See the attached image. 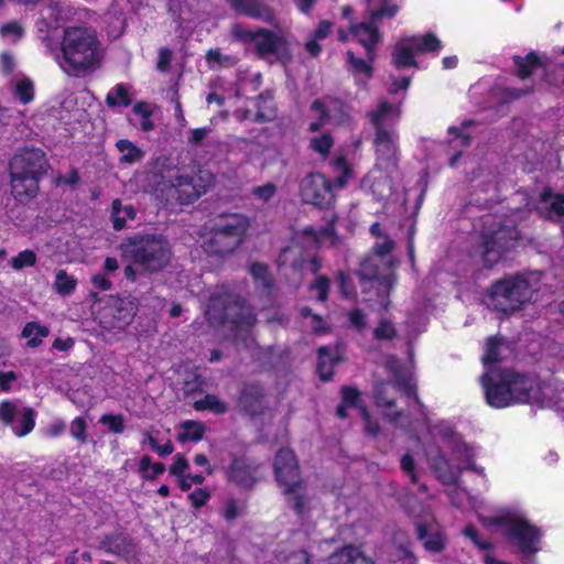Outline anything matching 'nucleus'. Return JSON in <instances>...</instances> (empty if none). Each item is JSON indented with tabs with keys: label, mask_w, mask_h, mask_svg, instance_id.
<instances>
[{
	"label": "nucleus",
	"mask_w": 564,
	"mask_h": 564,
	"mask_svg": "<svg viewBox=\"0 0 564 564\" xmlns=\"http://www.w3.org/2000/svg\"><path fill=\"white\" fill-rule=\"evenodd\" d=\"M388 252V240L383 239L381 243H376L373 253L366 258L358 272L364 291L370 290L384 291L388 288V282L381 272L387 268L386 254Z\"/></svg>",
	"instance_id": "nucleus-15"
},
{
	"label": "nucleus",
	"mask_w": 564,
	"mask_h": 564,
	"mask_svg": "<svg viewBox=\"0 0 564 564\" xmlns=\"http://www.w3.org/2000/svg\"><path fill=\"white\" fill-rule=\"evenodd\" d=\"M540 203L547 204L544 208H539L543 219L555 224L564 221V194L553 193L551 187H546L540 194Z\"/></svg>",
	"instance_id": "nucleus-20"
},
{
	"label": "nucleus",
	"mask_w": 564,
	"mask_h": 564,
	"mask_svg": "<svg viewBox=\"0 0 564 564\" xmlns=\"http://www.w3.org/2000/svg\"><path fill=\"white\" fill-rule=\"evenodd\" d=\"M273 467L288 503L297 514L303 516L308 509L310 497L301 479L294 453L289 448H281L275 455Z\"/></svg>",
	"instance_id": "nucleus-7"
},
{
	"label": "nucleus",
	"mask_w": 564,
	"mask_h": 564,
	"mask_svg": "<svg viewBox=\"0 0 564 564\" xmlns=\"http://www.w3.org/2000/svg\"><path fill=\"white\" fill-rule=\"evenodd\" d=\"M348 59L355 73L362 74L366 77L371 75V67L368 62L355 57L351 52H348Z\"/></svg>",
	"instance_id": "nucleus-60"
},
{
	"label": "nucleus",
	"mask_w": 564,
	"mask_h": 564,
	"mask_svg": "<svg viewBox=\"0 0 564 564\" xmlns=\"http://www.w3.org/2000/svg\"><path fill=\"white\" fill-rule=\"evenodd\" d=\"M370 120L376 129L375 142L378 147H386L388 142V132L386 129L388 120V104L382 101L378 109L370 113Z\"/></svg>",
	"instance_id": "nucleus-26"
},
{
	"label": "nucleus",
	"mask_w": 564,
	"mask_h": 564,
	"mask_svg": "<svg viewBox=\"0 0 564 564\" xmlns=\"http://www.w3.org/2000/svg\"><path fill=\"white\" fill-rule=\"evenodd\" d=\"M231 7L239 13L260 20L265 23H273V11L260 0H229Z\"/></svg>",
	"instance_id": "nucleus-24"
},
{
	"label": "nucleus",
	"mask_w": 564,
	"mask_h": 564,
	"mask_svg": "<svg viewBox=\"0 0 564 564\" xmlns=\"http://www.w3.org/2000/svg\"><path fill=\"white\" fill-rule=\"evenodd\" d=\"M116 148L120 152L119 161L123 164L141 162L145 156V152L128 139L118 140Z\"/></svg>",
	"instance_id": "nucleus-29"
},
{
	"label": "nucleus",
	"mask_w": 564,
	"mask_h": 564,
	"mask_svg": "<svg viewBox=\"0 0 564 564\" xmlns=\"http://www.w3.org/2000/svg\"><path fill=\"white\" fill-rule=\"evenodd\" d=\"M311 115L312 121L308 124L311 132H317L326 124H348L351 120L348 107L332 97L314 100L311 105Z\"/></svg>",
	"instance_id": "nucleus-14"
},
{
	"label": "nucleus",
	"mask_w": 564,
	"mask_h": 564,
	"mask_svg": "<svg viewBox=\"0 0 564 564\" xmlns=\"http://www.w3.org/2000/svg\"><path fill=\"white\" fill-rule=\"evenodd\" d=\"M415 534L423 547L429 553H442L447 546L446 534L436 530L430 533V524L423 520H415Z\"/></svg>",
	"instance_id": "nucleus-22"
},
{
	"label": "nucleus",
	"mask_w": 564,
	"mask_h": 564,
	"mask_svg": "<svg viewBox=\"0 0 564 564\" xmlns=\"http://www.w3.org/2000/svg\"><path fill=\"white\" fill-rule=\"evenodd\" d=\"M228 477L230 481L242 488H250L256 481L254 470L240 460L234 462Z\"/></svg>",
	"instance_id": "nucleus-28"
},
{
	"label": "nucleus",
	"mask_w": 564,
	"mask_h": 564,
	"mask_svg": "<svg viewBox=\"0 0 564 564\" xmlns=\"http://www.w3.org/2000/svg\"><path fill=\"white\" fill-rule=\"evenodd\" d=\"M502 337L496 335L487 339L485 352L481 358L485 367L489 368L501 361Z\"/></svg>",
	"instance_id": "nucleus-31"
},
{
	"label": "nucleus",
	"mask_w": 564,
	"mask_h": 564,
	"mask_svg": "<svg viewBox=\"0 0 564 564\" xmlns=\"http://www.w3.org/2000/svg\"><path fill=\"white\" fill-rule=\"evenodd\" d=\"M47 17L55 23L67 21L73 15V8L65 1H52L46 8Z\"/></svg>",
	"instance_id": "nucleus-39"
},
{
	"label": "nucleus",
	"mask_w": 564,
	"mask_h": 564,
	"mask_svg": "<svg viewBox=\"0 0 564 564\" xmlns=\"http://www.w3.org/2000/svg\"><path fill=\"white\" fill-rule=\"evenodd\" d=\"M300 191L304 202L318 207L328 206L334 199L332 183L319 173L305 176L301 182Z\"/></svg>",
	"instance_id": "nucleus-17"
},
{
	"label": "nucleus",
	"mask_w": 564,
	"mask_h": 564,
	"mask_svg": "<svg viewBox=\"0 0 564 564\" xmlns=\"http://www.w3.org/2000/svg\"><path fill=\"white\" fill-rule=\"evenodd\" d=\"M533 93V87L529 88H516V87H506L502 89V98L506 102H511L517 99H520L527 95Z\"/></svg>",
	"instance_id": "nucleus-56"
},
{
	"label": "nucleus",
	"mask_w": 564,
	"mask_h": 564,
	"mask_svg": "<svg viewBox=\"0 0 564 564\" xmlns=\"http://www.w3.org/2000/svg\"><path fill=\"white\" fill-rule=\"evenodd\" d=\"M476 121L473 119H466L462 122L460 127L451 126L447 129L448 134L454 135L455 139H459L464 148H467L471 143V135L464 133L462 129L475 126Z\"/></svg>",
	"instance_id": "nucleus-46"
},
{
	"label": "nucleus",
	"mask_w": 564,
	"mask_h": 564,
	"mask_svg": "<svg viewBox=\"0 0 564 564\" xmlns=\"http://www.w3.org/2000/svg\"><path fill=\"white\" fill-rule=\"evenodd\" d=\"M108 310L117 313L113 315L115 321L112 326L118 328L128 325L134 315L133 304L131 301L116 300Z\"/></svg>",
	"instance_id": "nucleus-30"
},
{
	"label": "nucleus",
	"mask_w": 564,
	"mask_h": 564,
	"mask_svg": "<svg viewBox=\"0 0 564 564\" xmlns=\"http://www.w3.org/2000/svg\"><path fill=\"white\" fill-rule=\"evenodd\" d=\"M368 18L372 22H382L388 12V0H365Z\"/></svg>",
	"instance_id": "nucleus-45"
},
{
	"label": "nucleus",
	"mask_w": 564,
	"mask_h": 564,
	"mask_svg": "<svg viewBox=\"0 0 564 564\" xmlns=\"http://www.w3.org/2000/svg\"><path fill=\"white\" fill-rule=\"evenodd\" d=\"M463 534L481 551H488L494 547V544L490 541H482L479 539L478 530L473 524L465 527L463 530Z\"/></svg>",
	"instance_id": "nucleus-48"
},
{
	"label": "nucleus",
	"mask_w": 564,
	"mask_h": 564,
	"mask_svg": "<svg viewBox=\"0 0 564 564\" xmlns=\"http://www.w3.org/2000/svg\"><path fill=\"white\" fill-rule=\"evenodd\" d=\"M311 290L316 293V297L321 302H325L329 291V280L324 275H318L314 283L311 284Z\"/></svg>",
	"instance_id": "nucleus-52"
},
{
	"label": "nucleus",
	"mask_w": 564,
	"mask_h": 564,
	"mask_svg": "<svg viewBox=\"0 0 564 564\" xmlns=\"http://www.w3.org/2000/svg\"><path fill=\"white\" fill-rule=\"evenodd\" d=\"M443 48L442 41L433 33L413 35L397 42L392 53V64L398 69L419 68L417 54H437Z\"/></svg>",
	"instance_id": "nucleus-11"
},
{
	"label": "nucleus",
	"mask_w": 564,
	"mask_h": 564,
	"mask_svg": "<svg viewBox=\"0 0 564 564\" xmlns=\"http://www.w3.org/2000/svg\"><path fill=\"white\" fill-rule=\"evenodd\" d=\"M0 34L2 37L15 42L23 35V29L22 26L17 22H10L8 24H4L0 29Z\"/></svg>",
	"instance_id": "nucleus-55"
},
{
	"label": "nucleus",
	"mask_w": 564,
	"mask_h": 564,
	"mask_svg": "<svg viewBox=\"0 0 564 564\" xmlns=\"http://www.w3.org/2000/svg\"><path fill=\"white\" fill-rule=\"evenodd\" d=\"M77 285V280L67 274L65 270L55 273L54 289L61 295L70 294Z\"/></svg>",
	"instance_id": "nucleus-42"
},
{
	"label": "nucleus",
	"mask_w": 564,
	"mask_h": 564,
	"mask_svg": "<svg viewBox=\"0 0 564 564\" xmlns=\"http://www.w3.org/2000/svg\"><path fill=\"white\" fill-rule=\"evenodd\" d=\"M99 422L107 425L109 430L115 433H122L124 430L123 417L121 415L105 414L100 417Z\"/></svg>",
	"instance_id": "nucleus-58"
},
{
	"label": "nucleus",
	"mask_w": 564,
	"mask_h": 564,
	"mask_svg": "<svg viewBox=\"0 0 564 564\" xmlns=\"http://www.w3.org/2000/svg\"><path fill=\"white\" fill-rule=\"evenodd\" d=\"M304 232L308 236H312L318 243H328L330 246H335L338 241L334 230L333 220L329 221L327 226L319 229L308 227L304 230Z\"/></svg>",
	"instance_id": "nucleus-37"
},
{
	"label": "nucleus",
	"mask_w": 564,
	"mask_h": 564,
	"mask_svg": "<svg viewBox=\"0 0 564 564\" xmlns=\"http://www.w3.org/2000/svg\"><path fill=\"white\" fill-rule=\"evenodd\" d=\"M520 230L513 224L497 221L489 217L479 231L476 251L485 269L492 270L507 259L520 240Z\"/></svg>",
	"instance_id": "nucleus-5"
},
{
	"label": "nucleus",
	"mask_w": 564,
	"mask_h": 564,
	"mask_svg": "<svg viewBox=\"0 0 564 564\" xmlns=\"http://www.w3.org/2000/svg\"><path fill=\"white\" fill-rule=\"evenodd\" d=\"M189 468L188 462L183 454L174 456V463L170 467V473L175 477L182 476L187 473Z\"/></svg>",
	"instance_id": "nucleus-61"
},
{
	"label": "nucleus",
	"mask_w": 564,
	"mask_h": 564,
	"mask_svg": "<svg viewBox=\"0 0 564 564\" xmlns=\"http://www.w3.org/2000/svg\"><path fill=\"white\" fill-rule=\"evenodd\" d=\"M334 145V140L330 133L324 132L313 137L310 140V147L313 151L326 158Z\"/></svg>",
	"instance_id": "nucleus-43"
},
{
	"label": "nucleus",
	"mask_w": 564,
	"mask_h": 564,
	"mask_svg": "<svg viewBox=\"0 0 564 564\" xmlns=\"http://www.w3.org/2000/svg\"><path fill=\"white\" fill-rule=\"evenodd\" d=\"M194 408L197 411L209 410L216 414H223L228 410L227 404L215 394H206L204 398L195 401Z\"/></svg>",
	"instance_id": "nucleus-38"
},
{
	"label": "nucleus",
	"mask_w": 564,
	"mask_h": 564,
	"mask_svg": "<svg viewBox=\"0 0 564 564\" xmlns=\"http://www.w3.org/2000/svg\"><path fill=\"white\" fill-rule=\"evenodd\" d=\"M412 82V76H401L392 79L390 83V95H397L399 91H405Z\"/></svg>",
	"instance_id": "nucleus-64"
},
{
	"label": "nucleus",
	"mask_w": 564,
	"mask_h": 564,
	"mask_svg": "<svg viewBox=\"0 0 564 564\" xmlns=\"http://www.w3.org/2000/svg\"><path fill=\"white\" fill-rule=\"evenodd\" d=\"M486 402L495 409L542 402L538 376L513 368L488 369L480 378Z\"/></svg>",
	"instance_id": "nucleus-1"
},
{
	"label": "nucleus",
	"mask_w": 564,
	"mask_h": 564,
	"mask_svg": "<svg viewBox=\"0 0 564 564\" xmlns=\"http://www.w3.org/2000/svg\"><path fill=\"white\" fill-rule=\"evenodd\" d=\"M206 315L209 321H219L230 325L235 337L246 340V335L256 324V317L249 306L230 293H215L208 302Z\"/></svg>",
	"instance_id": "nucleus-8"
},
{
	"label": "nucleus",
	"mask_w": 564,
	"mask_h": 564,
	"mask_svg": "<svg viewBox=\"0 0 564 564\" xmlns=\"http://www.w3.org/2000/svg\"><path fill=\"white\" fill-rule=\"evenodd\" d=\"M14 95L23 104H28L33 99V84L29 79L19 80L15 84Z\"/></svg>",
	"instance_id": "nucleus-49"
},
{
	"label": "nucleus",
	"mask_w": 564,
	"mask_h": 564,
	"mask_svg": "<svg viewBox=\"0 0 564 564\" xmlns=\"http://www.w3.org/2000/svg\"><path fill=\"white\" fill-rule=\"evenodd\" d=\"M531 299L532 286L530 281L519 272L491 282L485 292L487 306L507 316L521 311Z\"/></svg>",
	"instance_id": "nucleus-6"
},
{
	"label": "nucleus",
	"mask_w": 564,
	"mask_h": 564,
	"mask_svg": "<svg viewBox=\"0 0 564 564\" xmlns=\"http://www.w3.org/2000/svg\"><path fill=\"white\" fill-rule=\"evenodd\" d=\"M512 62L514 75L521 80L530 78L538 69H541L542 80L549 86H564V74L560 76L555 74L556 72L551 68V59L545 54L532 50L524 56L513 55Z\"/></svg>",
	"instance_id": "nucleus-13"
},
{
	"label": "nucleus",
	"mask_w": 564,
	"mask_h": 564,
	"mask_svg": "<svg viewBox=\"0 0 564 564\" xmlns=\"http://www.w3.org/2000/svg\"><path fill=\"white\" fill-rule=\"evenodd\" d=\"M131 102V98L129 95V89L123 84L116 85L106 97V104L109 107H117V106H129Z\"/></svg>",
	"instance_id": "nucleus-40"
},
{
	"label": "nucleus",
	"mask_w": 564,
	"mask_h": 564,
	"mask_svg": "<svg viewBox=\"0 0 564 564\" xmlns=\"http://www.w3.org/2000/svg\"><path fill=\"white\" fill-rule=\"evenodd\" d=\"M343 401L337 408V415L339 419L347 417V409L358 408L360 402V392L354 387L341 388Z\"/></svg>",
	"instance_id": "nucleus-35"
},
{
	"label": "nucleus",
	"mask_w": 564,
	"mask_h": 564,
	"mask_svg": "<svg viewBox=\"0 0 564 564\" xmlns=\"http://www.w3.org/2000/svg\"><path fill=\"white\" fill-rule=\"evenodd\" d=\"M101 547L107 553L115 554L127 560L135 556V546L132 540L123 534L107 536L102 541Z\"/></svg>",
	"instance_id": "nucleus-25"
},
{
	"label": "nucleus",
	"mask_w": 564,
	"mask_h": 564,
	"mask_svg": "<svg viewBox=\"0 0 564 564\" xmlns=\"http://www.w3.org/2000/svg\"><path fill=\"white\" fill-rule=\"evenodd\" d=\"M11 191L15 199L28 202L34 198L39 192V178L25 176L22 173L10 171Z\"/></svg>",
	"instance_id": "nucleus-23"
},
{
	"label": "nucleus",
	"mask_w": 564,
	"mask_h": 564,
	"mask_svg": "<svg viewBox=\"0 0 564 564\" xmlns=\"http://www.w3.org/2000/svg\"><path fill=\"white\" fill-rule=\"evenodd\" d=\"M48 328L40 325L36 322L28 323L23 330L22 336L28 339V346L35 348L42 343V338L48 336Z\"/></svg>",
	"instance_id": "nucleus-36"
},
{
	"label": "nucleus",
	"mask_w": 564,
	"mask_h": 564,
	"mask_svg": "<svg viewBox=\"0 0 564 564\" xmlns=\"http://www.w3.org/2000/svg\"><path fill=\"white\" fill-rule=\"evenodd\" d=\"M409 359L401 362L390 355V386L404 399L408 411L423 406L417 394V382L414 376L413 347L408 345Z\"/></svg>",
	"instance_id": "nucleus-10"
},
{
	"label": "nucleus",
	"mask_w": 564,
	"mask_h": 564,
	"mask_svg": "<svg viewBox=\"0 0 564 564\" xmlns=\"http://www.w3.org/2000/svg\"><path fill=\"white\" fill-rule=\"evenodd\" d=\"M181 431L177 435V440L184 442H198L203 438L205 433V426L203 423L197 421H185L181 424Z\"/></svg>",
	"instance_id": "nucleus-33"
},
{
	"label": "nucleus",
	"mask_w": 564,
	"mask_h": 564,
	"mask_svg": "<svg viewBox=\"0 0 564 564\" xmlns=\"http://www.w3.org/2000/svg\"><path fill=\"white\" fill-rule=\"evenodd\" d=\"M86 430L87 423L85 419L77 416L72 421L69 429L70 435L80 443H85L87 441Z\"/></svg>",
	"instance_id": "nucleus-51"
},
{
	"label": "nucleus",
	"mask_w": 564,
	"mask_h": 564,
	"mask_svg": "<svg viewBox=\"0 0 564 564\" xmlns=\"http://www.w3.org/2000/svg\"><path fill=\"white\" fill-rule=\"evenodd\" d=\"M402 471L410 478L412 484L417 481L416 464L411 454H404L400 460Z\"/></svg>",
	"instance_id": "nucleus-53"
},
{
	"label": "nucleus",
	"mask_w": 564,
	"mask_h": 564,
	"mask_svg": "<svg viewBox=\"0 0 564 564\" xmlns=\"http://www.w3.org/2000/svg\"><path fill=\"white\" fill-rule=\"evenodd\" d=\"M250 273L263 289L270 288L271 282H270V279L268 278V269L264 264H262V263L251 264Z\"/></svg>",
	"instance_id": "nucleus-54"
},
{
	"label": "nucleus",
	"mask_w": 564,
	"mask_h": 564,
	"mask_svg": "<svg viewBox=\"0 0 564 564\" xmlns=\"http://www.w3.org/2000/svg\"><path fill=\"white\" fill-rule=\"evenodd\" d=\"M206 61L208 64L230 65L232 58L227 55H223L219 50H209L206 54Z\"/></svg>",
	"instance_id": "nucleus-63"
},
{
	"label": "nucleus",
	"mask_w": 564,
	"mask_h": 564,
	"mask_svg": "<svg viewBox=\"0 0 564 564\" xmlns=\"http://www.w3.org/2000/svg\"><path fill=\"white\" fill-rule=\"evenodd\" d=\"M275 192L276 186L273 183H267L252 188V195L262 202H269L274 196Z\"/></svg>",
	"instance_id": "nucleus-57"
},
{
	"label": "nucleus",
	"mask_w": 564,
	"mask_h": 564,
	"mask_svg": "<svg viewBox=\"0 0 564 564\" xmlns=\"http://www.w3.org/2000/svg\"><path fill=\"white\" fill-rule=\"evenodd\" d=\"M36 262V254L32 250H23L13 257L10 261L14 270H21L26 267H33Z\"/></svg>",
	"instance_id": "nucleus-47"
},
{
	"label": "nucleus",
	"mask_w": 564,
	"mask_h": 564,
	"mask_svg": "<svg viewBox=\"0 0 564 564\" xmlns=\"http://www.w3.org/2000/svg\"><path fill=\"white\" fill-rule=\"evenodd\" d=\"M379 23L372 22L369 18L368 22L351 25L348 33L340 32L339 40L347 41L349 37H352L364 45L367 51H370L380 39L378 32Z\"/></svg>",
	"instance_id": "nucleus-21"
},
{
	"label": "nucleus",
	"mask_w": 564,
	"mask_h": 564,
	"mask_svg": "<svg viewBox=\"0 0 564 564\" xmlns=\"http://www.w3.org/2000/svg\"><path fill=\"white\" fill-rule=\"evenodd\" d=\"M249 226L248 217L241 214H230L219 218L209 237L204 241L205 251L216 256L231 253L242 243Z\"/></svg>",
	"instance_id": "nucleus-9"
},
{
	"label": "nucleus",
	"mask_w": 564,
	"mask_h": 564,
	"mask_svg": "<svg viewBox=\"0 0 564 564\" xmlns=\"http://www.w3.org/2000/svg\"><path fill=\"white\" fill-rule=\"evenodd\" d=\"M334 169L338 173L336 184L338 187H344L347 180L351 175L350 167L345 158H338L334 161Z\"/></svg>",
	"instance_id": "nucleus-50"
},
{
	"label": "nucleus",
	"mask_w": 564,
	"mask_h": 564,
	"mask_svg": "<svg viewBox=\"0 0 564 564\" xmlns=\"http://www.w3.org/2000/svg\"><path fill=\"white\" fill-rule=\"evenodd\" d=\"M540 538L539 528L521 518L511 525L508 536L518 546L520 553L525 556L533 555L539 551Z\"/></svg>",
	"instance_id": "nucleus-18"
},
{
	"label": "nucleus",
	"mask_w": 564,
	"mask_h": 564,
	"mask_svg": "<svg viewBox=\"0 0 564 564\" xmlns=\"http://www.w3.org/2000/svg\"><path fill=\"white\" fill-rule=\"evenodd\" d=\"M329 564H373V562L359 549L349 545L330 555Z\"/></svg>",
	"instance_id": "nucleus-27"
},
{
	"label": "nucleus",
	"mask_w": 564,
	"mask_h": 564,
	"mask_svg": "<svg viewBox=\"0 0 564 564\" xmlns=\"http://www.w3.org/2000/svg\"><path fill=\"white\" fill-rule=\"evenodd\" d=\"M62 52L61 66L67 73L94 69L102 58V46L97 32L85 25L68 26L64 30Z\"/></svg>",
	"instance_id": "nucleus-3"
},
{
	"label": "nucleus",
	"mask_w": 564,
	"mask_h": 564,
	"mask_svg": "<svg viewBox=\"0 0 564 564\" xmlns=\"http://www.w3.org/2000/svg\"><path fill=\"white\" fill-rule=\"evenodd\" d=\"M134 216L135 212L131 205L123 206L119 199L112 202L111 218L116 230H121L126 226L127 220L133 219Z\"/></svg>",
	"instance_id": "nucleus-32"
},
{
	"label": "nucleus",
	"mask_w": 564,
	"mask_h": 564,
	"mask_svg": "<svg viewBox=\"0 0 564 564\" xmlns=\"http://www.w3.org/2000/svg\"><path fill=\"white\" fill-rule=\"evenodd\" d=\"M431 467L443 481L452 477L449 460L441 452L431 458Z\"/></svg>",
	"instance_id": "nucleus-44"
},
{
	"label": "nucleus",
	"mask_w": 564,
	"mask_h": 564,
	"mask_svg": "<svg viewBox=\"0 0 564 564\" xmlns=\"http://www.w3.org/2000/svg\"><path fill=\"white\" fill-rule=\"evenodd\" d=\"M151 183L156 197L166 203L189 204L204 193L173 159L165 156L155 160Z\"/></svg>",
	"instance_id": "nucleus-4"
},
{
	"label": "nucleus",
	"mask_w": 564,
	"mask_h": 564,
	"mask_svg": "<svg viewBox=\"0 0 564 564\" xmlns=\"http://www.w3.org/2000/svg\"><path fill=\"white\" fill-rule=\"evenodd\" d=\"M47 169L45 154L40 149H26L13 156L10 171L19 172L25 176L41 178Z\"/></svg>",
	"instance_id": "nucleus-19"
},
{
	"label": "nucleus",
	"mask_w": 564,
	"mask_h": 564,
	"mask_svg": "<svg viewBox=\"0 0 564 564\" xmlns=\"http://www.w3.org/2000/svg\"><path fill=\"white\" fill-rule=\"evenodd\" d=\"M210 498V491L207 488H197L188 495L192 506L196 509L205 506Z\"/></svg>",
	"instance_id": "nucleus-59"
},
{
	"label": "nucleus",
	"mask_w": 564,
	"mask_h": 564,
	"mask_svg": "<svg viewBox=\"0 0 564 564\" xmlns=\"http://www.w3.org/2000/svg\"><path fill=\"white\" fill-rule=\"evenodd\" d=\"M519 520L520 518L512 516H499L491 518L489 522L491 525L505 528V534L508 538L511 525Z\"/></svg>",
	"instance_id": "nucleus-62"
},
{
	"label": "nucleus",
	"mask_w": 564,
	"mask_h": 564,
	"mask_svg": "<svg viewBox=\"0 0 564 564\" xmlns=\"http://www.w3.org/2000/svg\"><path fill=\"white\" fill-rule=\"evenodd\" d=\"M122 258L129 263L124 276L135 282L141 274H153L165 269L172 260L170 241L162 235H135L120 245Z\"/></svg>",
	"instance_id": "nucleus-2"
},
{
	"label": "nucleus",
	"mask_w": 564,
	"mask_h": 564,
	"mask_svg": "<svg viewBox=\"0 0 564 564\" xmlns=\"http://www.w3.org/2000/svg\"><path fill=\"white\" fill-rule=\"evenodd\" d=\"M34 415L31 408H21L11 401L0 403V420L19 437L28 435L34 429Z\"/></svg>",
	"instance_id": "nucleus-16"
},
{
	"label": "nucleus",
	"mask_w": 564,
	"mask_h": 564,
	"mask_svg": "<svg viewBox=\"0 0 564 564\" xmlns=\"http://www.w3.org/2000/svg\"><path fill=\"white\" fill-rule=\"evenodd\" d=\"M337 362L336 357L327 347L318 349L317 371L322 380H329L333 376V368Z\"/></svg>",
	"instance_id": "nucleus-34"
},
{
	"label": "nucleus",
	"mask_w": 564,
	"mask_h": 564,
	"mask_svg": "<svg viewBox=\"0 0 564 564\" xmlns=\"http://www.w3.org/2000/svg\"><path fill=\"white\" fill-rule=\"evenodd\" d=\"M412 541L400 543L394 553L393 564H419V558L412 550Z\"/></svg>",
	"instance_id": "nucleus-41"
},
{
	"label": "nucleus",
	"mask_w": 564,
	"mask_h": 564,
	"mask_svg": "<svg viewBox=\"0 0 564 564\" xmlns=\"http://www.w3.org/2000/svg\"><path fill=\"white\" fill-rule=\"evenodd\" d=\"M232 34L242 42L253 43L256 52L261 58L269 55H279L280 59L283 61L290 58L285 37L270 30L259 28L256 31H251L241 25H236L232 29Z\"/></svg>",
	"instance_id": "nucleus-12"
}]
</instances>
